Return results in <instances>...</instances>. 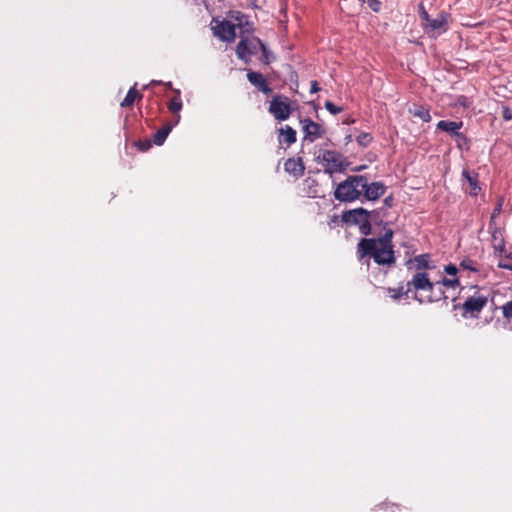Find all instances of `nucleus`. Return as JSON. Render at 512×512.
<instances>
[{
    "label": "nucleus",
    "mask_w": 512,
    "mask_h": 512,
    "mask_svg": "<svg viewBox=\"0 0 512 512\" xmlns=\"http://www.w3.org/2000/svg\"><path fill=\"white\" fill-rule=\"evenodd\" d=\"M393 236L391 228H384V233L379 237L361 238L356 246L358 261L369 266L370 259H373L379 266H393L396 263Z\"/></svg>",
    "instance_id": "f257e3e1"
},
{
    "label": "nucleus",
    "mask_w": 512,
    "mask_h": 512,
    "mask_svg": "<svg viewBox=\"0 0 512 512\" xmlns=\"http://www.w3.org/2000/svg\"><path fill=\"white\" fill-rule=\"evenodd\" d=\"M406 287L407 291H414V299L421 304L447 299L439 283L432 282L425 271L414 273L411 280L407 282Z\"/></svg>",
    "instance_id": "f03ea898"
},
{
    "label": "nucleus",
    "mask_w": 512,
    "mask_h": 512,
    "mask_svg": "<svg viewBox=\"0 0 512 512\" xmlns=\"http://www.w3.org/2000/svg\"><path fill=\"white\" fill-rule=\"evenodd\" d=\"M363 185H365V176H349L337 185L334 196L340 202L355 201L361 196Z\"/></svg>",
    "instance_id": "7ed1b4c3"
},
{
    "label": "nucleus",
    "mask_w": 512,
    "mask_h": 512,
    "mask_svg": "<svg viewBox=\"0 0 512 512\" xmlns=\"http://www.w3.org/2000/svg\"><path fill=\"white\" fill-rule=\"evenodd\" d=\"M342 221L350 226H358L360 234L365 237L372 233L371 213L367 209L358 207L347 210L342 214Z\"/></svg>",
    "instance_id": "20e7f679"
},
{
    "label": "nucleus",
    "mask_w": 512,
    "mask_h": 512,
    "mask_svg": "<svg viewBox=\"0 0 512 512\" xmlns=\"http://www.w3.org/2000/svg\"><path fill=\"white\" fill-rule=\"evenodd\" d=\"M269 112L278 121L287 120L292 113L289 98L281 95L273 97L270 102Z\"/></svg>",
    "instance_id": "39448f33"
},
{
    "label": "nucleus",
    "mask_w": 512,
    "mask_h": 512,
    "mask_svg": "<svg viewBox=\"0 0 512 512\" xmlns=\"http://www.w3.org/2000/svg\"><path fill=\"white\" fill-rule=\"evenodd\" d=\"M487 302L488 298L484 295L468 297L461 306V309L463 310L462 316L464 318H477L479 313L487 305Z\"/></svg>",
    "instance_id": "423d86ee"
},
{
    "label": "nucleus",
    "mask_w": 512,
    "mask_h": 512,
    "mask_svg": "<svg viewBox=\"0 0 512 512\" xmlns=\"http://www.w3.org/2000/svg\"><path fill=\"white\" fill-rule=\"evenodd\" d=\"M324 166L330 171H338L343 167V155L335 150H322L318 155Z\"/></svg>",
    "instance_id": "0eeeda50"
},
{
    "label": "nucleus",
    "mask_w": 512,
    "mask_h": 512,
    "mask_svg": "<svg viewBox=\"0 0 512 512\" xmlns=\"http://www.w3.org/2000/svg\"><path fill=\"white\" fill-rule=\"evenodd\" d=\"M300 123L302 124L304 139L311 143L321 138L325 134L324 128L309 118L302 119Z\"/></svg>",
    "instance_id": "6e6552de"
},
{
    "label": "nucleus",
    "mask_w": 512,
    "mask_h": 512,
    "mask_svg": "<svg viewBox=\"0 0 512 512\" xmlns=\"http://www.w3.org/2000/svg\"><path fill=\"white\" fill-rule=\"evenodd\" d=\"M214 35L222 41L233 42L236 38V25L229 20H223L213 27Z\"/></svg>",
    "instance_id": "1a4fd4ad"
},
{
    "label": "nucleus",
    "mask_w": 512,
    "mask_h": 512,
    "mask_svg": "<svg viewBox=\"0 0 512 512\" xmlns=\"http://www.w3.org/2000/svg\"><path fill=\"white\" fill-rule=\"evenodd\" d=\"M363 186L361 195L363 194L366 200H378L386 192V186L382 182H372L369 184L366 177L365 185Z\"/></svg>",
    "instance_id": "9d476101"
},
{
    "label": "nucleus",
    "mask_w": 512,
    "mask_h": 512,
    "mask_svg": "<svg viewBox=\"0 0 512 512\" xmlns=\"http://www.w3.org/2000/svg\"><path fill=\"white\" fill-rule=\"evenodd\" d=\"M447 19L446 13H440L436 18L430 19L427 24H424V29L432 36L440 35L447 30Z\"/></svg>",
    "instance_id": "9b49d317"
},
{
    "label": "nucleus",
    "mask_w": 512,
    "mask_h": 512,
    "mask_svg": "<svg viewBox=\"0 0 512 512\" xmlns=\"http://www.w3.org/2000/svg\"><path fill=\"white\" fill-rule=\"evenodd\" d=\"M247 79L262 93L266 95H270L272 93V89L270 88L266 78L260 72L248 71Z\"/></svg>",
    "instance_id": "f8f14e48"
},
{
    "label": "nucleus",
    "mask_w": 512,
    "mask_h": 512,
    "mask_svg": "<svg viewBox=\"0 0 512 512\" xmlns=\"http://www.w3.org/2000/svg\"><path fill=\"white\" fill-rule=\"evenodd\" d=\"M462 176H463V178L466 179V181L469 184V188L466 189V191L471 196H477L481 192V186L479 183V174L475 171L463 170Z\"/></svg>",
    "instance_id": "ddd939ff"
},
{
    "label": "nucleus",
    "mask_w": 512,
    "mask_h": 512,
    "mask_svg": "<svg viewBox=\"0 0 512 512\" xmlns=\"http://www.w3.org/2000/svg\"><path fill=\"white\" fill-rule=\"evenodd\" d=\"M179 120L180 115H177L173 122H167L159 130H157L153 135V143L158 146L162 145L173 127L178 124Z\"/></svg>",
    "instance_id": "4468645a"
},
{
    "label": "nucleus",
    "mask_w": 512,
    "mask_h": 512,
    "mask_svg": "<svg viewBox=\"0 0 512 512\" xmlns=\"http://www.w3.org/2000/svg\"><path fill=\"white\" fill-rule=\"evenodd\" d=\"M489 229L491 230V242L492 247L499 255L505 252V240L503 236V231L496 227V225H489Z\"/></svg>",
    "instance_id": "2eb2a0df"
},
{
    "label": "nucleus",
    "mask_w": 512,
    "mask_h": 512,
    "mask_svg": "<svg viewBox=\"0 0 512 512\" xmlns=\"http://www.w3.org/2000/svg\"><path fill=\"white\" fill-rule=\"evenodd\" d=\"M256 53V46L248 39H241L236 46V55L246 61L249 56Z\"/></svg>",
    "instance_id": "dca6fc26"
},
{
    "label": "nucleus",
    "mask_w": 512,
    "mask_h": 512,
    "mask_svg": "<svg viewBox=\"0 0 512 512\" xmlns=\"http://www.w3.org/2000/svg\"><path fill=\"white\" fill-rule=\"evenodd\" d=\"M284 170L290 175L299 178L304 174L305 166L301 158H289L284 163Z\"/></svg>",
    "instance_id": "f3484780"
},
{
    "label": "nucleus",
    "mask_w": 512,
    "mask_h": 512,
    "mask_svg": "<svg viewBox=\"0 0 512 512\" xmlns=\"http://www.w3.org/2000/svg\"><path fill=\"white\" fill-rule=\"evenodd\" d=\"M463 122L459 121H447V120H441L437 123V129L447 132L453 136H456L458 138L465 139V136L459 132V130L462 128Z\"/></svg>",
    "instance_id": "a211bd4d"
},
{
    "label": "nucleus",
    "mask_w": 512,
    "mask_h": 512,
    "mask_svg": "<svg viewBox=\"0 0 512 512\" xmlns=\"http://www.w3.org/2000/svg\"><path fill=\"white\" fill-rule=\"evenodd\" d=\"M408 263L414 265L416 272L432 270L435 268V265L431 261V256L428 253L420 254L411 259Z\"/></svg>",
    "instance_id": "6ab92c4d"
},
{
    "label": "nucleus",
    "mask_w": 512,
    "mask_h": 512,
    "mask_svg": "<svg viewBox=\"0 0 512 512\" xmlns=\"http://www.w3.org/2000/svg\"><path fill=\"white\" fill-rule=\"evenodd\" d=\"M229 21L236 22V26L239 27L243 32L252 31V25L248 21V17L240 11H230L228 13Z\"/></svg>",
    "instance_id": "aec40b11"
},
{
    "label": "nucleus",
    "mask_w": 512,
    "mask_h": 512,
    "mask_svg": "<svg viewBox=\"0 0 512 512\" xmlns=\"http://www.w3.org/2000/svg\"><path fill=\"white\" fill-rule=\"evenodd\" d=\"M408 112L410 115L419 118L423 122L431 121L430 110L426 106L413 104L411 107H409Z\"/></svg>",
    "instance_id": "412c9836"
},
{
    "label": "nucleus",
    "mask_w": 512,
    "mask_h": 512,
    "mask_svg": "<svg viewBox=\"0 0 512 512\" xmlns=\"http://www.w3.org/2000/svg\"><path fill=\"white\" fill-rule=\"evenodd\" d=\"M296 142V131L291 127L286 125L279 130V143H285L288 146L292 145Z\"/></svg>",
    "instance_id": "4be33fe9"
},
{
    "label": "nucleus",
    "mask_w": 512,
    "mask_h": 512,
    "mask_svg": "<svg viewBox=\"0 0 512 512\" xmlns=\"http://www.w3.org/2000/svg\"><path fill=\"white\" fill-rule=\"evenodd\" d=\"M137 83L134 84L133 87H131L126 94V97L121 102L120 106L122 108H129L132 107L135 101H141L143 96L140 94V92L136 89Z\"/></svg>",
    "instance_id": "5701e85b"
},
{
    "label": "nucleus",
    "mask_w": 512,
    "mask_h": 512,
    "mask_svg": "<svg viewBox=\"0 0 512 512\" xmlns=\"http://www.w3.org/2000/svg\"><path fill=\"white\" fill-rule=\"evenodd\" d=\"M176 96H174L168 103V109L170 112L175 114V117L179 115V111L182 109V101L180 98V91L175 90Z\"/></svg>",
    "instance_id": "b1692460"
},
{
    "label": "nucleus",
    "mask_w": 512,
    "mask_h": 512,
    "mask_svg": "<svg viewBox=\"0 0 512 512\" xmlns=\"http://www.w3.org/2000/svg\"><path fill=\"white\" fill-rule=\"evenodd\" d=\"M435 283H439V286L441 287V289H443L444 286L451 287V288L460 286V281H459L458 277H453V278L444 277V278H442V280L436 281Z\"/></svg>",
    "instance_id": "393cba45"
},
{
    "label": "nucleus",
    "mask_w": 512,
    "mask_h": 512,
    "mask_svg": "<svg viewBox=\"0 0 512 512\" xmlns=\"http://www.w3.org/2000/svg\"><path fill=\"white\" fill-rule=\"evenodd\" d=\"M388 294L389 296L394 300H399L402 296L408 295L409 291H407V288L404 289L403 286L398 288H388Z\"/></svg>",
    "instance_id": "a878e982"
},
{
    "label": "nucleus",
    "mask_w": 512,
    "mask_h": 512,
    "mask_svg": "<svg viewBox=\"0 0 512 512\" xmlns=\"http://www.w3.org/2000/svg\"><path fill=\"white\" fill-rule=\"evenodd\" d=\"M503 203L504 198L499 197L490 217V226L495 224V219L501 214Z\"/></svg>",
    "instance_id": "bb28decb"
},
{
    "label": "nucleus",
    "mask_w": 512,
    "mask_h": 512,
    "mask_svg": "<svg viewBox=\"0 0 512 512\" xmlns=\"http://www.w3.org/2000/svg\"><path fill=\"white\" fill-rule=\"evenodd\" d=\"M460 268L465 269V270H469V271H472V272H478V270H479L477 263L474 260L470 259V258L463 259L460 262Z\"/></svg>",
    "instance_id": "cd10ccee"
},
{
    "label": "nucleus",
    "mask_w": 512,
    "mask_h": 512,
    "mask_svg": "<svg viewBox=\"0 0 512 512\" xmlns=\"http://www.w3.org/2000/svg\"><path fill=\"white\" fill-rule=\"evenodd\" d=\"M373 140L370 133L362 132L356 137L357 143L362 147H367Z\"/></svg>",
    "instance_id": "c85d7f7f"
},
{
    "label": "nucleus",
    "mask_w": 512,
    "mask_h": 512,
    "mask_svg": "<svg viewBox=\"0 0 512 512\" xmlns=\"http://www.w3.org/2000/svg\"><path fill=\"white\" fill-rule=\"evenodd\" d=\"M503 317L506 320L512 319V299L501 306Z\"/></svg>",
    "instance_id": "c756f323"
},
{
    "label": "nucleus",
    "mask_w": 512,
    "mask_h": 512,
    "mask_svg": "<svg viewBox=\"0 0 512 512\" xmlns=\"http://www.w3.org/2000/svg\"><path fill=\"white\" fill-rule=\"evenodd\" d=\"M325 108L333 115H337L343 111L342 107L336 106L331 101H326L324 104Z\"/></svg>",
    "instance_id": "7c9ffc66"
},
{
    "label": "nucleus",
    "mask_w": 512,
    "mask_h": 512,
    "mask_svg": "<svg viewBox=\"0 0 512 512\" xmlns=\"http://www.w3.org/2000/svg\"><path fill=\"white\" fill-rule=\"evenodd\" d=\"M257 42L261 48V51H262V60L266 63V64H269L270 63V53L267 49V47L265 46V44L260 40V39H257Z\"/></svg>",
    "instance_id": "2f4dec72"
},
{
    "label": "nucleus",
    "mask_w": 512,
    "mask_h": 512,
    "mask_svg": "<svg viewBox=\"0 0 512 512\" xmlns=\"http://www.w3.org/2000/svg\"><path fill=\"white\" fill-rule=\"evenodd\" d=\"M368 4L369 8L374 12H379L381 9V2L379 0H362Z\"/></svg>",
    "instance_id": "473e14b6"
},
{
    "label": "nucleus",
    "mask_w": 512,
    "mask_h": 512,
    "mask_svg": "<svg viewBox=\"0 0 512 512\" xmlns=\"http://www.w3.org/2000/svg\"><path fill=\"white\" fill-rule=\"evenodd\" d=\"M444 271L448 275L456 277L458 273V268L454 264H449L444 267Z\"/></svg>",
    "instance_id": "72a5a7b5"
},
{
    "label": "nucleus",
    "mask_w": 512,
    "mask_h": 512,
    "mask_svg": "<svg viewBox=\"0 0 512 512\" xmlns=\"http://www.w3.org/2000/svg\"><path fill=\"white\" fill-rule=\"evenodd\" d=\"M502 117L506 121L512 120V110L509 107H507V106H503V108H502Z\"/></svg>",
    "instance_id": "f704fd0d"
},
{
    "label": "nucleus",
    "mask_w": 512,
    "mask_h": 512,
    "mask_svg": "<svg viewBox=\"0 0 512 512\" xmlns=\"http://www.w3.org/2000/svg\"><path fill=\"white\" fill-rule=\"evenodd\" d=\"M420 17L425 22L424 24H427L430 21V16L424 9L423 5H420Z\"/></svg>",
    "instance_id": "c9c22d12"
},
{
    "label": "nucleus",
    "mask_w": 512,
    "mask_h": 512,
    "mask_svg": "<svg viewBox=\"0 0 512 512\" xmlns=\"http://www.w3.org/2000/svg\"><path fill=\"white\" fill-rule=\"evenodd\" d=\"M151 147V143L149 141H146V142H139L138 143V148L141 150V151H146L148 150L149 148Z\"/></svg>",
    "instance_id": "e433bc0d"
},
{
    "label": "nucleus",
    "mask_w": 512,
    "mask_h": 512,
    "mask_svg": "<svg viewBox=\"0 0 512 512\" xmlns=\"http://www.w3.org/2000/svg\"><path fill=\"white\" fill-rule=\"evenodd\" d=\"M498 267L506 270L512 271V264L507 263L506 261H500L498 263Z\"/></svg>",
    "instance_id": "4c0bfd02"
},
{
    "label": "nucleus",
    "mask_w": 512,
    "mask_h": 512,
    "mask_svg": "<svg viewBox=\"0 0 512 512\" xmlns=\"http://www.w3.org/2000/svg\"><path fill=\"white\" fill-rule=\"evenodd\" d=\"M368 213H371V222L374 221L375 223H377V219L379 218V211L378 210H372V211L368 210Z\"/></svg>",
    "instance_id": "58836bf2"
},
{
    "label": "nucleus",
    "mask_w": 512,
    "mask_h": 512,
    "mask_svg": "<svg viewBox=\"0 0 512 512\" xmlns=\"http://www.w3.org/2000/svg\"><path fill=\"white\" fill-rule=\"evenodd\" d=\"M320 90V87L318 85V82L317 81H312L311 82V93H316Z\"/></svg>",
    "instance_id": "ea45409f"
},
{
    "label": "nucleus",
    "mask_w": 512,
    "mask_h": 512,
    "mask_svg": "<svg viewBox=\"0 0 512 512\" xmlns=\"http://www.w3.org/2000/svg\"><path fill=\"white\" fill-rule=\"evenodd\" d=\"M392 202H393V197L392 196H388L384 199V204L386 207H391L392 206Z\"/></svg>",
    "instance_id": "a19ab883"
},
{
    "label": "nucleus",
    "mask_w": 512,
    "mask_h": 512,
    "mask_svg": "<svg viewBox=\"0 0 512 512\" xmlns=\"http://www.w3.org/2000/svg\"><path fill=\"white\" fill-rule=\"evenodd\" d=\"M465 100H466V97L464 96H461L458 100L459 104L463 105V106H466V103H465Z\"/></svg>",
    "instance_id": "79ce46f5"
},
{
    "label": "nucleus",
    "mask_w": 512,
    "mask_h": 512,
    "mask_svg": "<svg viewBox=\"0 0 512 512\" xmlns=\"http://www.w3.org/2000/svg\"><path fill=\"white\" fill-rule=\"evenodd\" d=\"M151 85H158V84H161V81H157V80H152Z\"/></svg>",
    "instance_id": "37998d69"
}]
</instances>
